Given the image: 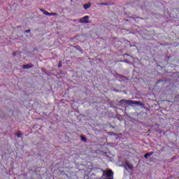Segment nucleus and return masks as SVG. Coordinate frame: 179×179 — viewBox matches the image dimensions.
Listing matches in <instances>:
<instances>
[{
    "label": "nucleus",
    "instance_id": "f257e3e1",
    "mask_svg": "<svg viewBox=\"0 0 179 179\" xmlns=\"http://www.w3.org/2000/svg\"><path fill=\"white\" fill-rule=\"evenodd\" d=\"M120 104L121 106H127L128 104L132 106L134 104H136L137 106H141V101H132L128 99H122L120 101Z\"/></svg>",
    "mask_w": 179,
    "mask_h": 179
},
{
    "label": "nucleus",
    "instance_id": "f03ea898",
    "mask_svg": "<svg viewBox=\"0 0 179 179\" xmlns=\"http://www.w3.org/2000/svg\"><path fill=\"white\" fill-rule=\"evenodd\" d=\"M103 179H114V172L111 170L103 171Z\"/></svg>",
    "mask_w": 179,
    "mask_h": 179
},
{
    "label": "nucleus",
    "instance_id": "7ed1b4c3",
    "mask_svg": "<svg viewBox=\"0 0 179 179\" xmlns=\"http://www.w3.org/2000/svg\"><path fill=\"white\" fill-rule=\"evenodd\" d=\"M80 23H89V15H85L80 18Z\"/></svg>",
    "mask_w": 179,
    "mask_h": 179
},
{
    "label": "nucleus",
    "instance_id": "20e7f679",
    "mask_svg": "<svg viewBox=\"0 0 179 179\" xmlns=\"http://www.w3.org/2000/svg\"><path fill=\"white\" fill-rule=\"evenodd\" d=\"M125 165H126V167H127V169H129V170H134V166L131 164H130L129 162H126Z\"/></svg>",
    "mask_w": 179,
    "mask_h": 179
},
{
    "label": "nucleus",
    "instance_id": "39448f33",
    "mask_svg": "<svg viewBox=\"0 0 179 179\" xmlns=\"http://www.w3.org/2000/svg\"><path fill=\"white\" fill-rule=\"evenodd\" d=\"M33 65L32 64H25L22 66V68L24 69H29V68H33Z\"/></svg>",
    "mask_w": 179,
    "mask_h": 179
},
{
    "label": "nucleus",
    "instance_id": "423d86ee",
    "mask_svg": "<svg viewBox=\"0 0 179 179\" xmlns=\"http://www.w3.org/2000/svg\"><path fill=\"white\" fill-rule=\"evenodd\" d=\"M152 155H153V152H147L145 154L144 157L145 159H148V157L152 156Z\"/></svg>",
    "mask_w": 179,
    "mask_h": 179
},
{
    "label": "nucleus",
    "instance_id": "0eeeda50",
    "mask_svg": "<svg viewBox=\"0 0 179 179\" xmlns=\"http://www.w3.org/2000/svg\"><path fill=\"white\" fill-rule=\"evenodd\" d=\"M90 6H92V3H85L84 4V9H89V8H90Z\"/></svg>",
    "mask_w": 179,
    "mask_h": 179
},
{
    "label": "nucleus",
    "instance_id": "6e6552de",
    "mask_svg": "<svg viewBox=\"0 0 179 179\" xmlns=\"http://www.w3.org/2000/svg\"><path fill=\"white\" fill-rule=\"evenodd\" d=\"M41 11L43 13V15H46V16H50V13H48L47 10L41 9Z\"/></svg>",
    "mask_w": 179,
    "mask_h": 179
},
{
    "label": "nucleus",
    "instance_id": "1a4fd4ad",
    "mask_svg": "<svg viewBox=\"0 0 179 179\" xmlns=\"http://www.w3.org/2000/svg\"><path fill=\"white\" fill-rule=\"evenodd\" d=\"M81 141H83V142H86V141H87V138H85V136H81Z\"/></svg>",
    "mask_w": 179,
    "mask_h": 179
},
{
    "label": "nucleus",
    "instance_id": "9d476101",
    "mask_svg": "<svg viewBox=\"0 0 179 179\" xmlns=\"http://www.w3.org/2000/svg\"><path fill=\"white\" fill-rule=\"evenodd\" d=\"M57 13H50V16H57Z\"/></svg>",
    "mask_w": 179,
    "mask_h": 179
},
{
    "label": "nucleus",
    "instance_id": "9b49d317",
    "mask_svg": "<svg viewBox=\"0 0 179 179\" xmlns=\"http://www.w3.org/2000/svg\"><path fill=\"white\" fill-rule=\"evenodd\" d=\"M61 66H62V62L59 61L58 68H61Z\"/></svg>",
    "mask_w": 179,
    "mask_h": 179
},
{
    "label": "nucleus",
    "instance_id": "f8f14e48",
    "mask_svg": "<svg viewBox=\"0 0 179 179\" xmlns=\"http://www.w3.org/2000/svg\"><path fill=\"white\" fill-rule=\"evenodd\" d=\"M22 134L20 132L17 133V138H20V136H22Z\"/></svg>",
    "mask_w": 179,
    "mask_h": 179
},
{
    "label": "nucleus",
    "instance_id": "ddd939ff",
    "mask_svg": "<svg viewBox=\"0 0 179 179\" xmlns=\"http://www.w3.org/2000/svg\"><path fill=\"white\" fill-rule=\"evenodd\" d=\"M25 33H30V29L25 30Z\"/></svg>",
    "mask_w": 179,
    "mask_h": 179
},
{
    "label": "nucleus",
    "instance_id": "4468645a",
    "mask_svg": "<svg viewBox=\"0 0 179 179\" xmlns=\"http://www.w3.org/2000/svg\"><path fill=\"white\" fill-rule=\"evenodd\" d=\"M13 55L15 57V56L16 55V52H14L13 53Z\"/></svg>",
    "mask_w": 179,
    "mask_h": 179
},
{
    "label": "nucleus",
    "instance_id": "2eb2a0df",
    "mask_svg": "<svg viewBox=\"0 0 179 179\" xmlns=\"http://www.w3.org/2000/svg\"><path fill=\"white\" fill-rule=\"evenodd\" d=\"M101 5H106V3H101Z\"/></svg>",
    "mask_w": 179,
    "mask_h": 179
},
{
    "label": "nucleus",
    "instance_id": "dca6fc26",
    "mask_svg": "<svg viewBox=\"0 0 179 179\" xmlns=\"http://www.w3.org/2000/svg\"><path fill=\"white\" fill-rule=\"evenodd\" d=\"M178 97H179V95H178Z\"/></svg>",
    "mask_w": 179,
    "mask_h": 179
}]
</instances>
